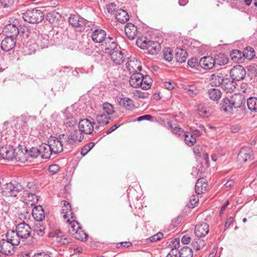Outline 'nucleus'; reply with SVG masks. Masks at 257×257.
Returning a JSON list of instances; mask_svg holds the SVG:
<instances>
[{"instance_id":"1","label":"nucleus","mask_w":257,"mask_h":257,"mask_svg":"<svg viewBox=\"0 0 257 257\" xmlns=\"http://www.w3.org/2000/svg\"><path fill=\"white\" fill-rule=\"evenodd\" d=\"M103 51L105 54L110 55L111 60L116 65L121 64L125 60L124 53L117 46L115 39H107Z\"/></svg>"},{"instance_id":"2","label":"nucleus","mask_w":257,"mask_h":257,"mask_svg":"<svg viewBox=\"0 0 257 257\" xmlns=\"http://www.w3.org/2000/svg\"><path fill=\"white\" fill-rule=\"evenodd\" d=\"M136 44L141 49H146L152 55L158 53L161 50L159 43L148 40L146 37H139L136 41Z\"/></svg>"},{"instance_id":"3","label":"nucleus","mask_w":257,"mask_h":257,"mask_svg":"<svg viewBox=\"0 0 257 257\" xmlns=\"http://www.w3.org/2000/svg\"><path fill=\"white\" fill-rule=\"evenodd\" d=\"M21 153L22 151L20 150L15 149L11 146L0 148V156L4 160L7 161H21Z\"/></svg>"},{"instance_id":"4","label":"nucleus","mask_w":257,"mask_h":257,"mask_svg":"<svg viewBox=\"0 0 257 257\" xmlns=\"http://www.w3.org/2000/svg\"><path fill=\"white\" fill-rule=\"evenodd\" d=\"M24 20L30 23H38L42 21L44 18V15L41 11L33 9L28 10L23 15Z\"/></svg>"},{"instance_id":"5","label":"nucleus","mask_w":257,"mask_h":257,"mask_svg":"<svg viewBox=\"0 0 257 257\" xmlns=\"http://www.w3.org/2000/svg\"><path fill=\"white\" fill-rule=\"evenodd\" d=\"M24 190L22 185L16 181L7 183L3 188V193L7 196L15 197Z\"/></svg>"},{"instance_id":"6","label":"nucleus","mask_w":257,"mask_h":257,"mask_svg":"<svg viewBox=\"0 0 257 257\" xmlns=\"http://www.w3.org/2000/svg\"><path fill=\"white\" fill-rule=\"evenodd\" d=\"M92 40L97 43H103L102 44V49L104 50L105 48L106 43L107 39H115L114 38L106 37V32L101 29H96L94 30L91 34Z\"/></svg>"},{"instance_id":"7","label":"nucleus","mask_w":257,"mask_h":257,"mask_svg":"<svg viewBox=\"0 0 257 257\" xmlns=\"http://www.w3.org/2000/svg\"><path fill=\"white\" fill-rule=\"evenodd\" d=\"M48 142L54 155L60 153L63 151V144L62 138L58 139L51 137Z\"/></svg>"},{"instance_id":"8","label":"nucleus","mask_w":257,"mask_h":257,"mask_svg":"<svg viewBox=\"0 0 257 257\" xmlns=\"http://www.w3.org/2000/svg\"><path fill=\"white\" fill-rule=\"evenodd\" d=\"M230 74L233 80L240 81L244 78L246 72L242 66L236 65L231 69Z\"/></svg>"},{"instance_id":"9","label":"nucleus","mask_w":257,"mask_h":257,"mask_svg":"<svg viewBox=\"0 0 257 257\" xmlns=\"http://www.w3.org/2000/svg\"><path fill=\"white\" fill-rule=\"evenodd\" d=\"M253 158L252 151L249 147H242L237 156V159L240 163L246 162L247 161L251 160Z\"/></svg>"},{"instance_id":"10","label":"nucleus","mask_w":257,"mask_h":257,"mask_svg":"<svg viewBox=\"0 0 257 257\" xmlns=\"http://www.w3.org/2000/svg\"><path fill=\"white\" fill-rule=\"evenodd\" d=\"M16 231L21 239H27L30 235L31 228L28 224L23 222L17 226Z\"/></svg>"},{"instance_id":"11","label":"nucleus","mask_w":257,"mask_h":257,"mask_svg":"<svg viewBox=\"0 0 257 257\" xmlns=\"http://www.w3.org/2000/svg\"><path fill=\"white\" fill-rule=\"evenodd\" d=\"M125 65L130 73H138L141 70V62L136 58H131Z\"/></svg>"},{"instance_id":"12","label":"nucleus","mask_w":257,"mask_h":257,"mask_svg":"<svg viewBox=\"0 0 257 257\" xmlns=\"http://www.w3.org/2000/svg\"><path fill=\"white\" fill-rule=\"evenodd\" d=\"M209 232V225L206 222L198 223L195 227L194 233L199 238L204 237Z\"/></svg>"},{"instance_id":"13","label":"nucleus","mask_w":257,"mask_h":257,"mask_svg":"<svg viewBox=\"0 0 257 257\" xmlns=\"http://www.w3.org/2000/svg\"><path fill=\"white\" fill-rule=\"evenodd\" d=\"M61 209V213L63 214L64 220L66 222H70V219L74 217V214L71 211V206L69 202L64 200Z\"/></svg>"},{"instance_id":"14","label":"nucleus","mask_w":257,"mask_h":257,"mask_svg":"<svg viewBox=\"0 0 257 257\" xmlns=\"http://www.w3.org/2000/svg\"><path fill=\"white\" fill-rule=\"evenodd\" d=\"M225 78L224 73L221 72H216L210 76V83L214 86H221Z\"/></svg>"},{"instance_id":"15","label":"nucleus","mask_w":257,"mask_h":257,"mask_svg":"<svg viewBox=\"0 0 257 257\" xmlns=\"http://www.w3.org/2000/svg\"><path fill=\"white\" fill-rule=\"evenodd\" d=\"M70 224L69 232L72 235L77 239H80V225L79 223L76 221L74 218L70 219V221L69 222Z\"/></svg>"},{"instance_id":"16","label":"nucleus","mask_w":257,"mask_h":257,"mask_svg":"<svg viewBox=\"0 0 257 257\" xmlns=\"http://www.w3.org/2000/svg\"><path fill=\"white\" fill-rule=\"evenodd\" d=\"M199 65L205 70L212 69L216 66L214 58L210 56H205L201 58L199 61Z\"/></svg>"},{"instance_id":"17","label":"nucleus","mask_w":257,"mask_h":257,"mask_svg":"<svg viewBox=\"0 0 257 257\" xmlns=\"http://www.w3.org/2000/svg\"><path fill=\"white\" fill-rule=\"evenodd\" d=\"M16 41L12 36L6 37L1 43V48L5 51H9L16 45Z\"/></svg>"},{"instance_id":"18","label":"nucleus","mask_w":257,"mask_h":257,"mask_svg":"<svg viewBox=\"0 0 257 257\" xmlns=\"http://www.w3.org/2000/svg\"><path fill=\"white\" fill-rule=\"evenodd\" d=\"M7 240L13 246L18 245L20 243L21 238L16 232L14 230H9L6 233Z\"/></svg>"},{"instance_id":"19","label":"nucleus","mask_w":257,"mask_h":257,"mask_svg":"<svg viewBox=\"0 0 257 257\" xmlns=\"http://www.w3.org/2000/svg\"><path fill=\"white\" fill-rule=\"evenodd\" d=\"M231 103L234 109L241 107L245 102L243 95L235 93L230 97Z\"/></svg>"},{"instance_id":"20","label":"nucleus","mask_w":257,"mask_h":257,"mask_svg":"<svg viewBox=\"0 0 257 257\" xmlns=\"http://www.w3.org/2000/svg\"><path fill=\"white\" fill-rule=\"evenodd\" d=\"M14 251L13 246L4 239L0 240V252L6 255H11Z\"/></svg>"},{"instance_id":"21","label":"nucleus","mask_w":257,"mask_h":257,"mask_svg":"<svg viewBox=\"0 0 257 257\" xmlns=\"http://www.w3.org/2000/svg\"><path fill=\"white\" fill-rule=\"evenodd\" d=\"M143 75L139 72L133 73L130 79V85L135 88L140 87L142 84Z\"/></svg>"},{"instance_id":"22","label":"nucleus","mask_w":257,"mask_h":257,"mask_svg":"<svg viewBox=\"0 0 257 257\" xmlns=\"http://www.w3.org/2000/svg\"><path fill=\"white\" fill-rule=\"evenodd\" d=\"M119 104L120 106L129 111H133L136 108L135 102L128 97L120 98Z\"/></svg>"},{"instance_id":"23","label":"nucleus","mask_w":257,"mask_h":257,"mask_svg":"<svg viewBox=\"0 0 257 257\" xmlns=\"http://www.w3.org/2000/svg\"><path fill=\"white\" fill-rule=\"evenodd\" d=\"M39 148L40 156L43 159H49L54 154L49 144H42Z\"/></svg>"},{"instance_id":"24","label":"nucleus","mask_w":257,"mask_h":257,"mask_svg":"<svg viewBox=\"0 0 257 257\" xmlns=\"http://www.w3.org/2000/svg\"><path fill=\"white\" fill-rule=\"evenodd\" d=\"M124 32L128 38L133 40L137 35L138 29L134 24L128 23L125 26Z\"/></svg>"},{"instance_id":"25","label":"nucleus","mask_w":257,"mask_h":257,"mask_svg":"<svg viewBox=\"0 0 257 257\" xmlns=\"http://www.w3.org/2000/svg\"><path fill=\"white\" fill-rule=\"evenodd\" d=\"M32 215L36 221H42L45 216L42 206L41 205L35 206L32 210Z\"/></svg>"},{"instance_id":"26","label":"nucleus","mask_w":257,"mask_h":257,"mask_svg":"<svg viewBox=\"0 0 257 257\" xmlns=\"http://www.w3.org/2000/svg\"><path fill=\"white\" fill-rule=\"evenodd\" d=\"M23 197L27 202H31V205H33L34 203L38 201L37 196L34 193L31 192L28 189L24 188L22 193Z\"/></svg>"},{"instance_id":"27","label":"nucleus","mask_w":257,"mask_h":257,"mask_svg":"<svg viewBox=\"0 0 257 257\" xmlns=\"http://www.w3.org/2000/svg\"><path fill=\"white\" fill-rule=\"evenodd\" d=\"M208 184L205 180L202 178L198 179L195 184V190L197 194H201L206 191Z\"/></svg>"},{"instance_id":"28","label":"nucleus","mask_w":257,"mask_h":257,"mask_svg":"<svg viewBox=\"0 0 257 257\" xmlns=\"http://www.w3.org/2000/svg\"><path fill=\"white\" fill-rule=\"evenodd\" d=\"M114 15L117 21L121 23H125L129 20L127 13L122 9L116 10Z\"/></svg>"},{"instance_id":"29","label":"nucleus","mask_w":257,"mask_h":257,"mask_svg":"<svg viewBox=\"0 0 257 257\" xmlns=\"http://www.w3.org/2000/svg\"><path fill=\"white\" fill-rule=\"evenodd\" d=\"M93 131L92 122L88 119H81V133L90 134Z\"/></svg>"},{"instance_id":"30","label":"nucleus","mask_w":257,"mask_h":257,"mask_svg":"<svg viewBox=\"0 0 257 257\" xmlns=\"http://www.w3.org/2000/svg\"><path fill=\"white\" fill-rule=\"evenodd\" d=\"M80 121H79L78 123V130H74L73 132H71L70 137L67 138V141L69 144L75 143L77 141L80 142V137H79L80 135Z\"/></svg>"},{"instance_id":"31","label":"nucleus","mask_w":257,"mask_h":257,"mask_svg":"<svg viewBox=\"0 0 257 257\" xmlns=\"http://www.w3.org/2000/svg\"><path fill=\"white\" fill-rule=\"evenodd\" d=\"M51 236L55 238V240L60 244H66L69 243V239L60 231L54 232Z\"/></svg>"},{"instance_id":"32","label":"nucleus","mask_w":257,"mask_h":257,"mask_svg":"<svg viewBox=\"0 0 257 257\" xmlns=\"http://www.w3.org/2000/svg\"><path fill=\"white\" fill-rule=\"evenodd\" d=\"M221 86L226 93L232 91L235 88L233 81L227 78H225Z\"/></svg>"},{"instance_id":"33","label":"nucleus","mask_w":257,"mask_h":257,"mask_svg":"<svg viewBox=\"0 0 257 257\" xmlns=\"http://www.w3.org/2000/svg\"><path fill=\"white\" fill-rule=\"evenodd\" d=\"M221 109L225 112L229 113H232L233 111V106L231 103L230 98L225 97L223 99L221 104Z\"/></svg>"},{"instance_id":"34","label":"nucleus","mask_w":257,"mask_h":257,"mask_svg":"<svg viewBox=\"0 0 257 257\" xmlns=\"http://www.w3.org/2000/svg\"><path fill=\"white\" fill-rule=\"evenodd\" d=\"M215 65L223 66L228 62L227 56L224 54L219 53L214 58Z\"/></svg>"},{"instance_id":"35","label":"nucleus","mask_w":257,"mask_h":257,"mask_svg":"<svg viewBox=\"0 0 257 257\" xmlns=\"http://www.w3.org/2000/svg\"><path fill=\"white\" fill-rule=\"evenodd\" d=\"M187 53L183 49H178L176 51L175 59L180 63L185 62L187 58Z\"/></svg>"},{"instance_id":"36","label":"nucleus","mask_w":257,"mask_h":257,"mask_svg":"<svg viewBox=\"0 0 257 257\" xmlns=\"http://www.w3.org/2000/svg\"><path fill=\"white\" fill-rule=\"evenodd\" d=\"M209 98L214 101H217L221 96L222 93L220 90L217 88L209 89L208 92Z\"/></svg>"},{"instance_id":"37","label":"nucleus","mask_w":257,"mask_h":257,"mask_svg":"<svg viewBox=\"0 0 257 257\" xmlns=\"http://www.w3.org/2000/svg\"><path fill=\"white\" fill-rule=\"evenodd\" d=\"M110 117L104 113H101L97 115L96 121L100 126H104L109 123Z\"/></svg>"},{"instance_id":"38","label":"nucleus","mask_w":257,"mask_h":257,"mask_svg":"<svg viewBox=\"0 0 257 257\" xmlns=\"http://www.w3.org/2000/svg\"><path fill=\"white\" fill-rule=\"evenodd\" d=\"M185 93H187L190 97H194L198 93V90L197 87L193 85H185L183 87Z\"/></svg>"},{"instance_id":"39","label":"nucleus","mask_w":257,"mask_h":257,"mask_svg":"<svg viewBox=\"0 0 257 257\" xmlns=\"http://www.w3.org/2000/svg\"><path fill=\"white\" fill-rule=\"evenodd\" d=\"M247 105L248 109L253 112L257 111V98L250 97L247 100Z\"/></svg>"},{"instance_id":"40","label":"nucleus","mask_w":257,"mask_h":257,"mask_svg":"<svg viewBox=\"0 0 257 257\" xmlns=\"http://www.w3.org/2000/svg\"><path fill=\"white\" fill-rule=\"evenodd\" d=\"M186 144L189 146H192L196 142V137L191 133L186 132L184 135Z\"/></svg>"},{"instance_id":"41","label":"nucleus","mask_w":257,"mask_h":257,"mask_svg":"<svg viewBox=\"0 0 257 257\" xmlns=\"http://www.w3.org/2000/svg\"><path fill=\"white\" fill-rule=\"evenodd\" d=\"M243 57L248 60H251L255 56L254 49L249 46H247L243 51Z\"/></svg>"},{"instance_id":"42","label":"nucleus","mask_w":257,"mask_h":257,"mask_svg":"<svg viewBox=\"0 0 257 257\" xmlns=\"http://www.w3.org/2000/svg\"><path fill=\"white\" fill-rule=\"evenodd\" d=\"M179 257H192L193 251L191 248L185 246L182 247L181 250L178 251Z\"/></svg>"},{"instance_id":"43","label":"nucleus","mask_w":257,"mask_h":257,"mask_svg":"<svg viewBox=\"0 0 257 257\" xmlns=\"http://www.w3.org/2000/svg\"><path fill=\"white\" fill-rule=\"evenodd\" d=\"M230 56L233 61L237 62L243 56V52L239 50H233L230 52Z\"/></svg>"},{"instance_id":"44","label":"nucleus","mask_w":257,"mask_h":257,"mask_svg":"<svg viewBox=\"0 0 257 257\" xmlns=\"http://www.w3.org/2000/svg\"><path fill=\"white\" fill-rule=\"evenodd\" d=\"M152 80L148 75L144 76L141 88L144 90H147L150 88Z\"/></svg>"},{"instance_id":"45","label":"nucleus","mask_w":257,"mask_h":257,"mask_svg":"<svg viewBox=\"0 0 257 257\" xmlns=\"http://www.w3.org/2000/svg\"><path fill=\"white\" fill-rule=\"evenodd\" d=\"M102 107L103 111L105 112L107 115L112 114L114 112L113 106L108 102H106L103 103Z\"/></svg>"},{"instance_id":"46","label":"nucleus","mask_w":257,"mask_h":257,"mask_svg":"<svg viewBox=\"0 0 257 257\" xmlns=\"http://www.w3.org/2000/svg\"><path fill=\"white\" fill-rule=\"evenodd\" d=\"M205 244V241L199 237L195 239L192 242L193 248L196 250H199L203 248Z\"/></svg>"},{"instance_id":"47","label":"nucleus","mask_w":257,"mask_h":257,"mask_svg":"<svg viewBox=\"0 0 257 257\" xmlns=\"http://www.w3.org/2000/svg\"><path fill=\"white\" fill-rule=\"evenodd\" d=\"M5 30L6 32L7 31H10V32L12 34L10 36H12L15 38H16V37L19 33L18 28L14 25L9 24L6 26L5 28Z\"/></svg>"},{"instance_id":"48","label":"nucleus","mask_w":257,"mask_h":257,"mask_svg":"<svg viewBox=\"0 0 257 257\" xmlns=\"http://www.w3.org/2000/svg\"><path fill=\"white\" fill-rule=\"evenodd\" d=\"M173 51L170 48H166L163 50V58L168 61L170 62L173 58Z\"/></svg>"},{"instance_id":"49","label":"nucleus","mask_w":257,"mask_h":257,"mask_svg":"<svg viewBox=\"0 0 257 257\" xmlns=\"http://www.w3.org/2000/svg\"><path fill=\"white\" fill-rule=\"evenodd\" d=\"M48 37L47 36H41L39 37L38 43L42 48H47L48 47L49 40Z\"/></svg>"},{"instance_id":"50","label":"nucleus","mask_w":257,"mask_h":257,"mask_svg":"<svg viewBox=\"0 0 257 257\" xmlns=\"http://www.w3.org/2000/svg\"><path fill=\"white\" fill-rule=\"evenodd\" d=\"M35 230L39 235L43 236L45 233V227L42 223L39 222L36 225Z\"/></svg>"},{"instance_id":"51","label":"nucleus","mask_w":257,"mask_h":257,"mask_svg":"<svg viewBox=\"0 0 257 257\" xmlns=\"http://www.w3.org/2000/svg\"><path fill=\"white\" fill-rule=\"evenodd\" d=\"M79 17L74 15H71L69 19V22L70 25H71L73 27H78L79 24Z\"/></svg>"},{"instance_id":"52","label":"nucleus","mask_w":257,"mask_h":257,"mask_svg":"<svg viewBox=\"0 0 257 257\" xmlns=\"http://www.w3.org/2000/svg\"><path fill=\"white\" fill-rule=\"evenodd\" d=\"M174 134L180 136L184 133L183 130L179 127L177 124H171L170 125Z\"/></svg>"},{"instance_id":"53","label":"nucleus","mask_w":257,"mask_h":257,"mask_svg":"<svg viewBox=\"0 0 257 257\" xmlns=\"http://www.w3.org/2000/svg\"><path fill=\"white\" fill-rule=\"evenodd\" d=\"M95 143L93 142L89 143V144L85 145L81 148V156H85L89 151L94 146Z\"/></svg>"},{"instance_id":"54","label":"nucleus","mask_w":257,"mask_h":257,"mask_svg":"<svg viewBox=\"0 0 257 257\" xmlns=\"http://www.w3.org/2000/svg\"><path fill=\"white\" fill-rule=\"evenodd\" d=\"M28 155L32 158H37L39 156H40V148H32L28 153Z\"/></svg>"},{"instance_id":"55","label":"nucleus","mask_w":257,"mask_h":257,"mask_svg":"<svg viewBox=\"0 0 257 257\" xmlns=\"http://www.w3.org/2000/svg\"><path fill=\"white\" fill-rule=\"evenodd\" d=\"M60 170V167L57 164H53L49 166V171L51 175L57 174Z\"/></svg>"},{"instance_id":"56","label":"nucleus","mask_w":257,"mask_h":257,"mask_svg":"<svg viewBox=\"0 0 257 257\" xmlns=\"http://www.w3.org/2000/svg\"><path fill=\"white\" fill-rule=\"evenodd\" d=\"M64 124H66L67 126H73L74 125L76 124V121L74 117H71L65 120Z\"/></svg>"},{"instance_id":"57","label":"nucleus","mask_w":257,"mask_h":257,"mask_svg":"<svg viewBox=\"0 0 257 257\" xmlns=\"http://www.w3.org/2000/svg\"><path fill=\"white\" fill-rule=\"evenodd\" d=\"M116 5L114 3H110L107 5L106 9L108 13L113 14L116 12Z\"/></svg>"},{"instance_id":"58","label":"nucleus","mask_w":257,"mask_h":257,"mask_svg":"<svg viewBox=\"0 0 257 257\" xmlns=\"http://www.w3.org/2000/svg\"><path fill=\"white\" fill-rule=\"evenodd\" d=\"M175 86H176L175 83H174V82H172V81L165 82L164 83V84H163V86L165 88H166L169 90H172L173 89H174L175 88Z\"/></svg>"},{"instance_id":"59","label":"nucleus","mask_w":257,"mask_h":257,"mask_svg":"<svg viewBox=\"0 0 257 257\" xmlns=\"http://www.w3.org/2000/svg\"><path fill=\"white\" fill-rule=\"evenodd\" d=\"M135 96L140 98H145L147 96L148 94L141 91L136 90L134 92Z\"/></svg>"},{"instance_id":"60","label":"nucleus","mask_w":257,"mask_h":257,"mask_svg":"<svg viewBox=\"0 0 257 257\" xmlns=\"http://www.w3.org/2000/svg\"><path fill=\"white\" fill-rule=\"evenodd\" d=\"M163 234L162 233L159 232L150 237V240L151 242H155L156 241L160 240L163 237Z\"/></svg>"},{"instance_id":"61","label":"nucleus","mask_w":257,"mask_h":257,"mask_svg":"<svg viewBox=\"0 0 257 257\" xmlns=\"http://www.w3.org/2000/svg\"><path fill=\"white\" fill-rule=\"evenodd\" d=\"M188 64L192 68H195L198 65V60L196 58H191L188 60Z\"/></svg>"},{"instance_id":"62","label":"nucleus","mask_w":257,"mask_h":257,"mask_svg":"<svg viewBox=\"0 0 257 257\" xmlns=\"http://www.w3.org/2000/svg\"><path fill=\"white\" fill-rule=\"evenodd\" d=\"M178 250L174 248H172L170 251L168 253L166 257H179L178 255Z\"/></svg>"},{"instance_id":"63","label":"nucleus","mask_w":257,"mask_h":257,"mask_svg":"<svg viewBox=\"0 0 257 257\" xmlns=\"http://www.w3.org/2000/svg\"><path fill=\"white\" fill-rule=\"evenodd\" d=\"M171 243H172V244H171L172 248H174L175 249H177V248L179 247L180 240H179V239L175 238L171 241Z\"/></svg>"},{"instance_id":"64","label":"nucleus","mask_w":257,"mask_h":257,"mask_svg":"<svg viewBox=\"0 0 257 257\" xmlns=\"http://www.w3.org/2000/svg\"><path fill=\"white\" fill-rule=\"evenodd\" d=\"M182 242L184 244H188L191 241V238L187 235H184L181 239Z\"/></svg>"}]
</instances>
